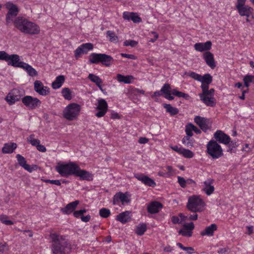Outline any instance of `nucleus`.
<instances>
[{
  "label": "nucleus",
  "instance_id": "nucleus-1",
  "mask_svg": "<svg viewBox=\"0 0 254 254\" xmlns=\"http://www.w3.org/2000/svg\"><path fill=\"white\" fill-rule=\"evenodd\" d=\"M56 170L63 177H67L73 175L80 177L81 180L86 181L92 180V174L86 170L80 169L79 166L73 162L58 165L56 167Z\"/></svg>",
  "mask_w": 254,
  "mask_h": 254
},
{
  "label": "nucleus",
  "instance_id": "nucleus-2",
  "mask_svg": "<svg viewBox=\"0 0 254 254\" xmlns=\"http://www.w3.org/2000/svg\"><path fill=\"white\" fill-rule=\"evenodd\" d=\"M50 237L52 240L51 249L54 254H69L71 245L65 237L56 233H51Z\"/></svg>",
  "mask_w": 254,
  "mask_h": 254
},
{
  "label": "nucleus",
  "instance_id": "nucleus-3",
  "mask_svg": "<svg viewBox=\"0 0 254 254\" xmlns=\"http://www.w3.org/2000/svg\"><path fill=\"white\" fill-rule=\"evenodd\" d=\"M13 24L16 29L25 34L35 35L39 34L40 31L38 25L22 16L17 17Z\"/></svg>",
  "mask_w": 254,
  "mask_h": 254
},
{
  "label": "nucleus",
  "instance_id": "nucleus-4",
  "mask_svg": "<svg viewBox=\"0 0 254 254\" xmlns=\"http://www.w3.org/2000/svg\"><path fill=\"white\" fill-rule=\"evenodd\" d=\"M210 84L208 83H201L202 92L199 93L198 96L202 102L206 106L214 107L216 104L215 100L214 98V89L211 88L209 90V85Z\"/></svg>",
  "mask_w": 254,
  "mask_h": 254
},
{
  "label": "nucleus",
  "instance_id": "nucleus-5",
  "mask_svg": "<svg viewBox=\"0 0 254 254\" xmlns=\"http://www.w3.org/2000/svg\"><path fill=\"white\" fill-rule=\"evenodd\" d=\"M205 203L199 196L193 195L189 198L187 205L188 209L193 212H201L204 210Z\"/></svg>",
  "mask_w": 254,
  "mask_h": 254
},
{
  "label": "nucleus",
  "instance_id": "nucleus-6",
  "mask_svg": "<svg viewBox=\"0 0 254 254\" xmlns=\"http://www.w3.org/2000/svg\"><path fill=\"white\" fill-rule=\"evenodd\" d=\"M206 152L213 159H218L223 155V150L214 140L209 141L206 146Z\"/></svg>",
  "mask_w": 254,
  "mask_h": 254
},
{
  "label": "nucleus",
  "instance_id": "nucleus-7",
  "mask_svg": "<svg viewBox=\"0 0 254 254\" xmlns=\"http://www.w3.org/2000/svg\"><path fill=\"white\" fill-rule=\"evenodd\" d=\"M80 106L76 103L69 104L64 111V117L69 121L73 120L79 114Z\"/></svg>",
  "mask_w": 254,
  "mask_h": 254
},
{
  "label": "nucleus",
  "instance_id": "nucleus-8",
  "mask_svg": "<svg viewBox=\"0 0 254 254\" xmlns=\"http://www.w3.org/2000/svg\"><path fill=\"white\" fill-rule=\"evenodd\" d=\"M5 7L8 10L6 14V24L8 26L10 23L14 20V18L17 16L19 12V9L17 6L11 2H7L5 4Z\"/></svg>",
  "mask_w": 254,
  "mask_h": 254
},
{
  "label": "nucleus",
  "instance_id": "nucleus-9",
  "mask_svg": "<svg viewBox=\"0 0 254 254\" xmlns=\"http://www.w3.org/2000/svg\"><path fill=\"white\" fill-rule=\"evenodd\" d=\"M1 60L7 62L8 65L15 67L21 68L24 64V62L20 61L18 55L15 54L9 55L5 51H3Z\"/></svg>",
  "mask_w": 254,
  "mask_h": 254
},
{
  "label": "nucleus",
  "instance_id": "nucleus-10",
  "mask_svg": "<svg viewBox=\"0 0 254 254\" xmlns=\"http://www.w3.org/2000/svg\"><path fill=\"white\" fill-rule=\"evenodd\" d=\"M23 104L30 109H34L39 107L41 102L37 98L31 96H26L22 99Z\"/></svg>",
  "mask_w": 254,
  "mask_h": 254
},
{
  "label": "nucleus",
  "instance_id": "nucleus-11",
  "mask_svg": "<svg viewBox=\"0 0 254 254\" xmlns=\"http://www.w3.org/2000/svg\"><path fill=\"white\" fill-rule=\"evenodd\" d=\"M93 49V45L92 43H88L83 44L78 47L74 51V56L76 59H78L81 54H86L89 51Z\"/></svg>",
  "mask_w": 254,
  "mask_h": 254
},
{
  "label": "nucleus",
  "instance_id": "nucleus-12",
  "mask_svg": "<svg viewBox=\"0 0 254 254\" xmlns=\"http://www.w3.org/2000/svg\"><path fill=\"white\" fill-rule=\"evenodd\" d=\"M21 91L18 89H13L7 95L6 100L10 105L14 104L15 102L19 101L22 95Z\"/></svg>",
  "mask_w": 254,
  "mask_h": 254
},
{
  "label": "nucleus",
  "instance_id": "nucleus-13",
  "mask_svg": "<svg viewBox=\"0 0 254 254\" xmlns=\"http://www.w3.org/2000/svg\"><path fill=\"white\" fill-rule=\"evenodd\" d=\"M97 101L98 105L96 108L99 111L95 114V116L98 118H101L104 116L106 113L108 106L107 102L104 99H99Z\"/></svg>",
  "mask_w": 254,
  "mask_h": 254
},
{
  "label": "nucleus",
  "instance_id": "nucleus-14",
  "mask_svg": "<svg viewBox=\"0 0 254 254\" xmlns=\"http://www.w3.org/2000/svg\"><path fill=\"white\" fill-rule=\"evenodd\" d=\"M34 90L41 95L45 96L50 93L49 88L44 86L40 80H36L34 83Z\"/></svg>",
  "mask_w": 254,
  "mask_h": 254
},
{
  "label": "nucleus",
  "instance_id": "nucleus-15",
  "mask_svg": "<svg viewBox=\"0 0 254 254\" xmlns=\"http://www.w3.org/2000/svg\"><path fill=\"white\" fill-rule=\"evenodd\" d=\"M214 137L220 143L228 144L230 142V137L221 130H217L214 134Z\"/></svg>",
  "mask_w": 254,
  "mask_h": 254
},
{
  "label": "nucleus",
  "instance_id": "nucleus-16",
  "mask_svg": "<svg viewBox=\"0 0 254 254\" xmlns=\"http://www.w3.org/2000/svg\"><path fill=\"white\" fill-rule=\"evenodd\" d=\"M122 202L123 205L128 203L130 202V199L127 195L123 192H119L117 193L113 197V203L114 205L118 204L120 202Z\"/></svg>",
  "mask_w": 254,
  "mask_h": 254
},
{
  "label": "nucleus",
  "instance_id": "nucleus-17",
  "mask_svg": "<svg viewBox=\"0 0 254 254\" xmlns=\"http://www.w3.org/2000/svg\"><path fill=\"white\" fill-rule=\"evenodd\" d=\"M16 157L19 165L29 172H32L33 170L37 169V166L36 165H32L31 167L29 165L27 164L25 158L22 155L17 154Z\"/></svg>",
  "mask_w": 254,
  "mask_h": 254
},
{
  "label": "nucleus",
  "instance_id": "nucleus-18",
  "mask_svg": "<svg viewBox=\"0 0 254 254\" xmlns=\"http://www.w3.org/2000/svg\"><path fill=\"white\" fill-rule=\"evenodd\" d=\"M134 177L138 180L141 181L146 186L152 187H154L156 186V183L154 181L147 176H145L141 174H135Z\"/></svg>",
  "mask_w": 254,
  "mask_h": 254
},
{
  "label": "nucleus",
  "instance_id": "nucleus-19",
  "mask_svg": "<svg viewBox=\"0 0 254 254\" xmlns=\"http://www.w3.org/2000/svg\"><path fill=\"white\" fill-rule=\"evenodd\" d=\"M212 43L208 41L205 43H197L194 44V49L199 52H203L209 50L211 48Z\"/></svg>",
  "mask_w": 254,
  "mask_h": 254
},
{
  "label": "nucleus",
  "instance_id": "nucleus-20",
  "mask_svg": "<svg viewBox=\"0 0 254 254\" xmlns=\"http://www.w3.org/2000/svg\"><path fill=\"white\" fill-rule=\"evenodd\" d=\"M123 18L127 20H132L134 23H139L141 19L136 13L125 11L123 13Z\"/></svg>",
  "mask_w": 254,
  "mask_h": 254
},
{
  "label": "nucleus",
  "instance_id": "nucleus-21",
  "mask_svg": "<svg viewBox=\"0 0 254 254\" xmlns=\"http://www.w3.org/2000/svg\"><path fill=\"white\" fill-rule=\"evenodd\" d=\"M203 58L206 64L211 67L212 69H214L216 64L215 63L213 55L210 52H206L203 54Z\"/></svg>",
  "mask_w": 254,
  "mask_h": 254
},
{
  "label": "nucleus",
  "instance_id": "nucleus-22",
  "mask_svg": "<svg viewBox=\"0 0 254 254\" xmlns=\"http://www.w3.org/2000/svg\"><path fill=\"white\" fill-rule=\"evenodd\" d=\"M213 183V180L212 179H208L203 183L204 185L202 190L207 195L211 194L214 190V188L213 186L212 185Z\"/></svg>",
  "mask_w": 254,
  "mask_h": 254
},
{
  "label": "nucleus",
  "instance_id": "nucleus-23",
  "mask_svg": "<svg viewBox=\"0 0 254 254\" xmlns=\"http://www.w3.org/2000/svg\"><path fill=\"white\" fill-rule=\"evenodd\" d=\"M79 203V201L78 200L71 202L67 204L64 208H62L61 211L64 214H69L75 209Z\"/></svg>",
  "mask_w": 254,
  "mask_h": 254
},
{
  "label": "nucleus",
  "instance_id": "nucleus-24",
  "mask_svg": "<svg viewBox=\"0 0 254 254\" xmlns=\"http://www.w3.org/2000/svg\"><path fill=\"white\" fill-rule=\"evenodd\" d=\"M194 120L202 130L206 131L208 128V121L206 119L200 116H196Z\"/></svg>",
  "mask_w": 254,
  "mask_h": 254
},
{
  "label": "nucleus",
  "instance_id": "nucleus-25",
  "mask_svg": "<svg viewBox=\"0 0 254 254\" xmlns=\"http://www.w3.org/2000/svg\"><path fill=\"white\" fill-rule=\"evenodd\" d=\"M163 207L162 204L158 201H153L147 206V210L150 213H156Z\"/></svg>",
  "mask_w": 254,
  "mask_h": 254
},
{
  "label": "nucleus",
  "instance_id": "nucleus-26",
  "mask_svg": "<svg viewBox=\"0 0 254 254\" xmlns=\"http://www.w3.org/2000/svg\"><path fill=\"white\" fill-rule=\"evenodd\" d=\"M217 225L215 224H212L210 226L205 228V229L200 232V235L202 236H212L214 235V231H216Z\"/></svg>",
  "mask_w": 254,
  "mask_h": 254
},
{
  "label": "nucleus",
  "instance_id": "nucleus-27",
  "mask_svg": "<svg viewBox=\"0 0 254 254\" xmlns=\"http://www.w3.org/2000/svg\"><path fill=\"white\" fill-rule=\"evenodd\" d=\"M130 213L129 211L122 212L117 216V220L122 223H126L130 220Z\"/></svg>",
  "mask_w": 254,
  "mask_h": 254
},
{
  "label": "nucleus",
  "instance_id": "nucleus-28",
  "mask_svg": "<svg viewBox=\"0 0 254 254\" xmlns=\"http://www.w3.org/2000/svg\"><path fill=\"white\" fill-rule=\"evenodd\" d=\"M65 81V77L63 75L58 76L55 80L52 83V86L54 89L60 88Z\"/></svg>",
  "mask_w": 254,
  "mask_h": 254
},
{
  "label": "nucleus",
  "instance_id": "nucleus-29",
  "mask_svg": "<svg viewBox=\"0 0 254 254\" xmlns=\"http://www.w3.org/2000/svg\"><path fill=\"white\" fill-rule=\"evenodd\" d=\"M17 145L15 143H5L2 148L3 153H11L16 149Z\"/></svg>",
  "mask_w": 254,
  "mask_h": 254
},
{
  "label": "nucleus",
  "instance_id": "nucleus-30",
  "mask_svg": "<svg viewBox=\"0 0 254 254\" xmlns=\"http://www.w3.org/2000/svg\"><path fill=\"white\" fill-rule=\"evenodd\" d=\"M134 77L132 75L125 76L121 74H118L117 75V79L120 82H123L126 84H129L131 83V80L133 79Z\"/></svg>",
  "mask_w": 254,
  "mask_h": 254
},
{
  "label": "nucleus",
  "instance_id": "nucleus-31",
  "mask_svg": "<svg viewBox=\"0 0 254 254\" xmlns=\"http://www.w3.org/2000/svg\"><path fill=\"white\" fill-rule=\"evenodd\" d=\"M88 78L91 80V81L95 83L102 92L104 91V90L103 89L101 86V84L102 83L103 81L99 76L93 74H89L88 75Z\"/></svg>",
  "mask_w": 254,
  "mask_h": 254
},
{
  "label": "nucleus",
  "instance_id": "nucleus-32",
  "mask_svg": "<svg viewBox=\"0 0 254 254\" xmlns=\"http://www.w3.org/2000/svg\"><path fill=\"white\" fill-rule=\"evenodd\" d=\"M21 68L25 70L30 76H35L38 74L37 71L27 63H24Z\"/></svg>",
  "mask_w": 254,
  "mask_h": 254
},
{
  "label": "nucleus",
  "instance_id": "nucleus-33",
  "mask_svg": "<svg viewBox=\"0 0 254 254\" xmlns=\"http://www.w3.org/2000/svg\"><path fill=\"white\" fill-rule=\"evenodd\" d=\"M114 61L113 58L108 55L102 54L101 64L106 66H110Z\"/></svg>",
  "mask_w": 254,
  "mask_h": 254
},
{
  "label": "nucleus",
  "instance_id": "nucleus-34",
  "mask_svg": "<svg viewBox=\"0 0 254 254\" xmlns=\"http://www.w3.org/2000/svg\"><path fill=\"white\" fill-rule=\"evenodd\" d=\"M240 14L242 16H246L249 17L251 13L252 12V8L248 6L245 5L237 8Z\"/></svg>",
  "mask_w": 254,
  "mask_h": 254
},
{
  "label": "nucleus",
  "instance_id": "nucleus-35",
  "mask_svg": "<svg viewBox=\"0 0 254 254\" xmlns=\"http://www.w3.org/2000/svg\"><path fill=\"white\" fill-rule=\"evenodd\" d=\"M89 61L91 64L101 63L102 54L92 53L89 56Z\"/></svg>",
  "mask_w": 254,
  "mask_h": 254
},
{
  "label": "nucleus",
  "instance_id": "nucleus-36",
  "mask_svg": "<svg viewBox=\"0 0 254 254\" xmlns=\"http://www.w3.org/2000/svg\"><path fill=\"white\" fill-rule=\"evenodd\" d=\"M163 106L166 109V112L170 113L171 116L176 115L179 113V110L177 108L172 107L170 104H164Z\"/></svg>",
  "mask_w": 254,
  "mask_h": 254
},
{
  "label": "nucleus",
  "instance_id": "nucleus-37",
  "mask_svg": "<svg viewBox=\"0 0 254 254\" xmlns=\"http://www.w3.org/2000/svg\"><path fill=\"white\" fill-rule=\"evenodd\" d=\"M243 81L245 86L247 88H249L250 83L254 84V75H246L244 76Z\"/></svg>",
  "mask_w": 254,
  "mask_h": 254
},
{
  "label": "nucleus",
  "instance_id": "nucleus-38",
  "mask_svg": "<svg viewBox=\"0 0 254 254\" xmlns=\"http://www.w3.org/2000/svg\"><path fill=\"white\" fill-rule=\"evenodd\" d=\"M147 228L145 224H140L136 226L135 233L139 236L142 235L146 231Z\"/></svg>",
  "mask_w": 254,
  "mask_h": 254
},
{
  "label": "nucleus",
  "instance_id": "nucleus-39",
  "mask_svg": "<svg viewBox=\"0 0 254 254\" xmlns=\"http://www.w3.org/2000/svg\"><path fill=\"white\" fill-rule=\"evenodd\" d=\"M107 36L109 38V41L111 42L117 43L118 42V37L115 33L112 31H107Z\"/></svg>",
  "mask_w": 254,
  "mask_h": 254
},
{
  "label": "nucleus",
  "instance_id": "nucleus-40",
  "mask_svg": "<svg viewBox=\"0 0 254 254\" xmlns=\"http://www.w3.org/2000/svg\"><path fill=\"white\" fill-rule=\"evenodd\" d=\"M62 94L65 99L70 100L72 98L71 92L68 88H64L62 90Z\"/></svg>",
  "mask_w": 254,
  "mask_h": 254
},
{
  "label": "nucleus",
  "instance_id": "nucleus-41",
  "mask_svg": "<svg viewBox=\"0 0 254 254\" xmlns=\"http://www.w3.org/2000/svg\"><path fill=\"white\" fill-rule=\"evenodd\" d=\"M212 81V77L210 74L207 73L204 74L203 76L201 75L200 81L201 83H211Z\"/></svg>",
  "mask_w": 254,
  "mask_h": 254
},
{
  "label": "nucleus",
  "instance_id": "nucleus-42",
  "mask_svg": "<svg viewBox=\"0 0 254 254\" xmlns=\"http://www.w3.org/2000/svg\"><path fill=\"white\" fill-rule=\"evenodd\" d=\"M100 216L104 218H108L111 215L110 210L106 208H102L99 210Z\"/></svg>",
  "mask_w": 254,
  "mask_h": 254
},
{
  "label": "nucleus",
  "instance_id": "nucleus-43",
  "mask_svg": "<svg viewBox=\"0 0 254 254\" xmlns=\"http://www.w3.org/2000/svg\"><path fill=\"white\" fill-rule=\"evenodd\" d=\"M172 91L171 86L168 83L165 84L161 89V92H162V94H164V96L172 93Z\"/></svg>",
  "mask_w": 254,
  "mask_h": 254
},
{
  "label": "nucleus",
  "instance_id": "nucleus-44",
  "mask_svg": "<svg viewBox=\"0 0 254 254\" xmlns=\"http://www.w3.org/2000/svg\"><path fill=\"white\" fill-rule=\"evenodd\" d=\"M34 134H31L28 138H27V141L30 144L34 146H37L38 144L40 143V141L39 139H34Z\"/></svg>",
  "mask_w": 254,
  "mask_h": 254
},
{
  "label": "nucleus",
  "instance_id": "nucleus-45",
  "mask_svg": "<svg viewBox=\"0 0 254 254\" xmlns=\"http://www.w3.org/2000/svg\"><path fill=\"white\" fill-rule=\"evenodd\" d=\"M182 143L187 147H191L193 146V142L189 136H184L182 139Z\"/></svg>",
  "mask_w": 254,
  "mask_h": 254
},
{
  "label": "nucleus",
  "instance_id": "nucleus-46",
  "mask_svg": "<svg viewBox=\"0 0 254 254\" xmlns=\"http://www.w3.org/2000/svg\"><path fill=\"white\" fill-rule=\"evenodd\" d=\"M184 157L187 158H191L193 156V153L189 149L183 148L181 153Z\"/></svg>",
  "mask_w": 254,
  "mask_h": 254
},
{
  "label": "nucleus",
  "instance_id": "nucleus-47",
  "mask_svg": "<svg viewBox=\"0 0 254 254\" xmlns=\"http://www.w3.org/2000/svg\"><path fill=\"white\" fill-rule=\"evenodd\" d=\"M8 217L5 215H1L0 216V221L3 224L6 225H10L13 224V222L10 220H7Z\"/></svg>",
  "mask_w": 254,
  "mask_h": 254
},
{
  "label": "nucleus",
  "instance_id": "nucleus-48",
  "mask_svg": "<svg viewBox=\"0 0 254 254\" xmlns=\"http://www.w3.org/2000/svg\"><path fill=\"white\" fill-rule=\"evenodd\" d=\"M179 234L182 235L183 236H186V237H190L192 235V231L186 229L184 228V229H181L178 232Z\"/></svg>",
  "mask_w": 254,
  "mask_h": 254
},
{
  "label": "nucleus",
  "instance_id": "nucleus-49",
  "mask_svg": "<svg viewBox=\"0 0 254 254\" xmlns=\"http://www.w3.org/2000/svg\"><path fill=\"white\" fill-rule=\"evenodd\" d=\"M138 44V42L132 40H126L124 43V46H130L131 47H135Z\"/></svg>",
  "mask_w": 254,
  "mask_h": 254
},
{
  "label": "nucleus",
  "instance_id": "nucleus-50",
  "mask_svg": "<svg viewBox=\"0 0 254 254\" xmlns=\"http://www.w3.org/2000/svg\"><path fill=\"white\" fill-rule=\"evenodd\" d=\"M178 182L182 188H184L186 187L187 181L184 178L178 176Z\"/></svg>",
  "mask_w": 254,
  "mask_h": 254
},
{
  "label": "nucleus",
  "instance_id": "nucleus-51",
  "mask_svg": "<svg viewBox=\"0 0 254 254\" xmlns=\"http://www.w3.org/2000/svg\"><path fill=\"white\" fill-rule=\"evenodd\" d=\"M188 75L190 76L192 78L199 81L200 80L201 75L198 74L194 72H190L188 73Z\"/></svg>",
  "mask_w": 254,
  "mask_h": 254
},
{
  "label": "nucleus",
  "instance_id": "nucleus-52",
  "mask_svg": "<svg viewBox=\"0 0 254 254\" xmlns=\"http://www.w3.org/2000/svg\"><path fill=\"white\" fill-rule=\"evenodd\" d=\"M86 211L87 210L85 209L78 211H75L73 212V215L74 216V217L78 218L80 216H82L83 214L86 212Z\"/></svg>",
  "mask_w": 254,
  "mask_h": 254
},
{
  "label": "nucleus",
  "instance_id": "nucleus-53",
  "mask_svg": "<svg viewBox=\"0 0 254 254\" xmlns=\"http://www.w3.org/2000/svg\"><path fill=\"white\" fill-rule=\"evenodd\" d=\"M190 124H190L188 125H187L186 127V132L187 135V136H189V137H190L192 135V131L193 130H192V129L191 128Z\"/></svg>",
  "mask_w": 254,
  "mask_h": 254
},
{
  "label": "nucleus",
  "instance_id": "nucleus-54",
  "mask_svg": "<svg viewBox=\"0 0 254 254\" xmlns=\"http://www.w3.org/2000/svg\"><path fill=\"white\" fill-rule=\"evenodd\" d=\"M194 228V224L192 222L190 223H186L184 225V228L192 231Z\"/></svg>",
  "mask_w": 254,
  "mask_h": 254
},
{
  "label": "nucleus",
  "instance_id": "nucleus-55",
  "mask_svg": "<svg viewBox=\"0 0 254 254\" xmlns=\"http://www.w3.org/2000/svg\"><path fill=\"white\" fill-rule=\"evenodd\" d=\"M44 182L47 183H50L57 186H60L61 185L60 180H45Z\"/></svg>",
  "mask_w": 254,
  "mask_h": 254
},
{
  "label": "nucleus",
  "instance_id": "nucleus-56",
  "mask_svg": "<svg viewBox=\"0 0 254 254\" xmlns=\"http://www.w3.org/2000/svg\"><path fill=\"white\" fill-rule=\"evenodd\" d=\"M7 246L5 243H0V252H5L7 251Z\"/></svg>",
  "mask_w": 254,
  "mask_h": 254
},
{
  "label": "nucleus",
  "instance_id": "nucleus-57",
  "mask_svg": "<svg viewBox=\"0 0 254 254\" xmlns=\"http://www.w3.org/2000/svg\"><path fill=\"white\" fill-rule=\"evenodd\" d=\"M183 92L177 90L176 89H174L172 91V94L178 97H181Z\"/></svg>",
  "mask_w": 254,
  "mask_h": 254
},
{
  "label": "nucleus",
  "instance_id": "nucleus-58",
  "mask_svg": "<svg viewBox=\"0 0 254 254\" xmlns=\"http://www.w3.org/2000/svg\"><path fill=\"white\" fill-rule=\"evenodd\" d=\"M121 55L122 57H125V58H128V59H135V57L133 55L122 53V54H121Z\"/></svg>",
  "mask_w": 254,
  "mask_h": 254
},
{
  "label": "nucleus",
  "instance_id": "nucleus-59",
  "mask_svg": "<svg viewBox=\"0 0 254 254\" xmlns=\"http://www.w3.org/2000/svg\"><path fill=\"white\" fill-rule=\"evenodd\" d=\"M246 0H237V4L236 5L237 8H239L242 6H245Z\"/></svg>",
  "mask_w": 254,
  "mask_h": 254
},
{
  "label": "nucleus",
  "instance_id": "nucleus-60",
  "mask_svg": "<svg viewBox=\"0 0 254 254\" xmlns=\"http://www.w3.org/2000/svg\"><path fill=\"white\" fill-rule=\"evenodd\" d=\"M37 149L39 151H41V152H45L46 151V147L44 145H41L40 143L38 144V145H37Z\"/></svg>",
  "mask_w": 254,
  "mask_h": 254
},
{
  "label": "nucleus",
  "instance_id": "nucleus-61",
  "mask_svg": "<svg viewBox=\"0 0 254 254\" xmlns=\"http://www.w3.org/2000/svg\"><path fill=\"white\" fill-rule=\"evenodd\" d=\"M190 127H191V128L192 129V130L196 134H199L201 133V130L198 128H197V127H195L194 125H193L192 124H190Z\"/></svg>",
  "mask_w": 254,
  "mask_h": 254
},
{
  "label": "nucleus",
  "instance_id": "nucleus-62",
  "mask_svg": "<svg viewBox=\"0 0 254 254\" xmlns=\"http://www.w3.org/2000/svg\"><path fill=\"white\" fill-rule=\"evenodd\" d=\"M183 250L187 251L188 253L189 254H192L193 252L194 251L193 248L192 247H185Z\"/></svg>",
  "mask_w": 254,
  "mask_h": 254
},
{
  "label": "nucleus",
  "instance_id": "nucleus-63",
  "mask_svg": "<svg viewBox=\"0 0 254 254\" xmlns=\"http://www.w3.org/2000/svg\"><path fill=\"white\" fill-rule=\"evenodd\" d=\"M91 218V216L89 215H87L86 216H84L83 215L81 216V219L82 221L85 222H88Z\"/></svg>",
  "mask_w": 254,
  "mask_h": 254
},
{
  "label": "nucleus",
  "instance_id": "nucleus-64",
  "mask_svg": "<svg viewBox=\"0 0 254 254\" xmlns=\"http://www.w3.org/2000/svg\"><path fill=\"white\" fill-rule=\"evenodd\" d=\"M148 141V139L146 137H140L138 140L139 143L141 144L146 143Z\"/></svg>",
  "mask_w": 254,
  "mask_h": 254
}]
</instances>
